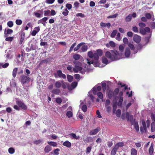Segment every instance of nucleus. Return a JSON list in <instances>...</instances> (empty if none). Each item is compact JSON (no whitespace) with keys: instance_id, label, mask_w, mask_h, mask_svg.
<instances>
[{"instance_id":"nucleus-1","label":"nucleus","mask_w":155,"mask_h":155,"mask_svg":"<svg viewBox=\"0 0 155 155\" xmlns=\"http://www.w3.org/2000/svg\"><path fill=\"white\" fill-rule=\"evenodd\" d=\"M105 56L111 60L114 61L119 59L120 54L117 51L112 50L111 52L109 51H107L105 53Z\"/></svg>"},{"instance_id":"nucleus-2","label":"nucleus","mask_w":155,"mask_h":155,"mask_svg":"<svg viewBox=\"0 0 155 155\" xmlns=\"http://www.w3.org/2000/svg\"><path fill=\"white\" fill-rule=\"evenodd\" d=\"M126 116L127 121L130 120L131 125H134L136 131L137 132L139 130L138 123L137 121H135V120H133L134 116L132 115H130L129 112L126 113Z\"/></svg>"},{"instance_id":"nucleus-3","label":"nucleus","mask_w":155,"mask_h":155,"mask_svg":"<svg viewBox=\"0 0 155 155\" xmlns=\"http://www.w3.org/2000/svg\"><path fill=\"white\" fill-rule=\"evenodd\" d=\"M140 31L141 33L143 35H145L146 33H149V36L147 37L146 39H150L151 37V34L150 33V29L148 27H146L144 28H140Z\"/></svg>"},{"instance_id":"nucleus-4","label":"nucleus","mask_w":155,"mask_h":155,"mask_svg":"<svg viewBox=\"0 0 155 155\" xmlns=\"http://www.w3.org/2000/svg\"><path fill=\"white\" fill-rule=\"evenodd\" d=\"M54 77L56 78H58V77L59 78H62L65 79L66 78V75L63 74L62 71L60 70H58L57 71V73H54Z\"/></svg>"},{"instance_id":"nucleus-5","label":"nucleus","mask_w":155,"mask_h":155,"mask_svg":"<svg viewBox=\"0 0 155 155\" xmlns=\"http://www.w3.org/2000/svg\"><path fill=\"white\" fill-rule=\"evenodd\" d=\"M30 80V78L27 76L22 75L20 76V81L22 84H25Z\"/></svg>"},{"instance_id":"nucleus-6","label":"nucleus","mask_w":155,"mask_h":155,"mask_svg":"<svg viewBox=\"0 0 155 155\" xmlns=\"http://www.w3.org/2000/svg\"><path fill=\"white\" fill-rule=\"evenodd\" d=\"M16 103L18 106L21 108L22 109L25 110L27 109V106L22 101L19 100H17L16 101Z\"/></svg>"},{"instance_id":"nucleus-7","label":"nucleus","mask_w":155,"mask_h":155,"mask_svg":"<svg viewBox=\"0 0 155 155\" xmlns=\"http://www.w3.org/2000/svg\"><path fill=\"white\" fill-rule=\"evenodd\" d=\"M151 118L154 122H152L151 124V131L154 132L155 131V114H152Z\"/></svg>"},{"instance_id":"nucleus-8","label":"nucleus","mask_w":155,"mask_h":155,"mask_svg":"<svg viewBox=\"0 0 155 155\" xmlns=\"http://www.w3.org/2000/svg\"><path fill=\"white\" fill-rule=\"evenodd\" d=\"M13 32V30L10 29H8L6 31H5L4 33L5 36L6 37L5 39H13V37H8V35L11 34Z\"/></svg>"},{"instance_id":"nucleus-9","label":"nucleus","mask_w":155,"mask_h":155,"mask_svg":"<svg viewBox=\"0 0 155 155\" xmlns=\"http://www.w3.org/2000/svg\"><path fill=\"white\" fill-rule=\"evenodd\" d=\"M87 63L89 64H92L95 67H97L98 64V60H95V61L93 60L90 61V59H87Z\"/></svg>"},{"instance_id":"nucleus-10","label":"nucleus","mask_w":155,"mask_h":155,"mask_svg":"<svg viewBox=\"0 0 155 155\" xmlns=\"http://www.w3.org/2000/svg\"><path fill=\"white\" fill-rule=\"evenodd\" d=\"M142 126L140 127V131L142 132H143L144 131H146L147 130L146 124L144 120L142 121Z\"/></svg>"},{"instance_id":"nucleus-11","label":"nucleus","mask_w":155,"mask_h":155,"mask_svg":"<svg viewBox=\"0 0 155 155\" xmlns=\"http://www.w3.org/2000/svg\"><path fill=\"white\" fill-rule=\"evenodd\" d=\"M100 130L101 128L100 127H97L96 128L90 131L89 132V134L90 135L96 134Z\"/></svg>"},{"instance_id":"nucleus-12","label":"nucleus","mask_w":155,"mask_h":155,"mask_svg":"<svg viewBox=\"0 0 155 155\" xmlns=\"http://www.w3.org/2000/svg\"><path fill=\"white\" fill-rule=\"evenodd\" d=\"M108 97L110 99H111L112 97L114 99H116V97L112 91L109 90L108 93Z\"/></svg>"},{"instance_id":"nucleus-13","label":"nucleus","mask_w":155,"mask_h":155,"mask_svg":"<svg viewBox=\"0 0 155 155\" xmlns=\"http://www.w3.org/2000/svg\"><path fill=\"white\" fill-rule=\"evenodd\" d=\"M82 68L79 66L75 65V67L73 68V71L74 73H77L78 72L81 70H82Z\"/></svg>"},{"instance_id":"nucleus-14","label":"nucleus","mask_w":155,"mask_h":155,"mask_svg":"<svg viewBox=\"0 0 155 155\" xmlns=\"http://www.w3.org/2000/svg\"><path fill=\"white\" fill-rule=\"evenodd\" d=\"M40 31V27H35L34 28L32 31L31 34L33 36H35L36 34Z\"/></svg>"},{"instance_id":"nucleus-15","label":"nucleus","mask_w":155,"mask_h":155,"mask_svg":"<svg viewBox=\"0 0 155 155\" xmlns=\"http://www.w3.org/2000/svg\"><path fill=\"white\" fill-rule=\"evenodd\" d=\"M101 87L100 86H98L96 88L94 87L93 88V93L94 95H96L97 93V91H100L101 90Z\"/></svg>"},{"instance_id":"nucleus-16","label":"nucleus","mask_w":155,"mask_h":155,"mask_svg":"<svg viewBox=\"0 0 155 155\" xmlns=\"http://www.w3.org/2000/svg\"><path fill=\"white\" fill-rule=\"evenodd\" d=\"M100 26L101 27H107L108 28H109L110 27L111 24L110 23H106L102 22L100 23Z\"/></svg>"},{"instance_id":"nucleus-17","label":"nucleus","mask_w":155,"mask_h":155,"mask_svg":"<svg viewBox=\"0 0 155 155\" xmlns=\"http://www.w3.org/2000/svg\"><path fill=\"white\" fill-rule=\"evenodd\" d=\"M153 146V143H151L149 150V153L150 155H152L153 154L154 150Z\"/></svg>"},{"instance_id":"nucleus-18","label":"nucleus","mask_w":155,"mask_h":155,"mask_svg":"<svg viewBox=\"0 0 155 155\" xmlns=\"http://www.w3.org/2000/svg\"><path fill=\"white\" fill-rule=\"evenodd\" d=\"M130 54V49L128 48H126L125 52V55L126 57H129Z\"/></svg>"},{"instance_id":"nucleus-19","label":"nucleus","mask_w":155,"mask_h":155,"mask_svg":"<svg viewBox=\"0 0 155 155\" xmlns=\"http://www.w3.org/2000/svg\"><path fill=\"white\" fill-rule=\"evenodd\" d=\"M124 145V143L123 142H119L116 143L114 146L118 149L119 147H122Z\"/></svg>"},{"instance_id":"nucleus-20","label":"nucleus","mask_w":155,"mask_h":155,"mask_svg":"<svg viewBox=\"0 0 155 155\" xmlns=\"http://www.w3.org/2000/svg\"><path fill=\"white\" fill-rule=\"evenodd\" d=\"M52 148L49 145H47L44 148V151L46 153H48L51 151Z\"/></svg>"},{"instance_id":"nucleus-21","label":"nucleus","mask_w":155,"mask_h":155,"mask_svg":"<svg viewBox=\"0 0 155 155\" xmlns=\"http://www.w3.org/2000/svg\"><path fill=\"white\" fill-rule=\"evenodd\" d=\"M18 70V69L17 68H15L13 70L12 75L13 77L14 78H15L16 76Z\"/></svg>"},{"instance_id":"nucleus-22","label":"nucleus","mask_w":155,"mask_h":155,"mask_svg":"<svg viewBox=\"0 0 155 155\" xmlns=\"http://www.w3.org/2000/svg\"><path fill=\"white\" fill-rule=\"evenodd\" d=\"M63 145L69 148L71 146V143L68 141H66L63 143Z\"/></svg>"},{"instance_id":"nucleus-23","label":"nucleus","mask_w":155,"mask_h":155,"mask_svg":"<svg viewBox=\"0 0 155 155\" xmlns=\"http://www.w3.org/2000/svg\"><path fill=\"white\" fill-rule=\"evenodd\" d=\"M61 92L60 90L58 89H55L52 90V92L54 94L59 95Z\"/></svg>"},{"instance_id":"nucleus-24","label":"nucleus","mask_w":155,"mask_h":155,"mask_svg":"<svg viewBox=\"0 0 155 155\" xmlns=\"http://www.w3.org/2000/svg\"><path fill=\"white\" fill-rule=\"evenodd\" d=\"M118 149L115 146L112 150L111 152V155H115L116 154V152L118 150Z\"/></svg>"},{"instance_id":"nucleus-25","label":"nucleus","mask_w":155,"mask_h":155,"mask_svg":"<svg viewBox=\"0 0 155 155\" xmlns=\"http://www.w3.org/2000/svg\"><path fill=\"white\" fill-rule=\"evenodd\" d=\"M137 150L135 148H132L131 149V155H137Z\"/></svg>"},{"instance_id":"nucleus-26","label":"nucleus","mask_w":155,"mask_h":155,"mask_svg":"<svg viewBox=\"0 0 155 155\" xmlns=\"http://www.w3.org/2000/svg\"><path fill=\"white\" fill-rule=\"evenodd\" d=\"M132 19V15L129 14L125 18V21L127 22L130 21Z\"/></svg>"},{"instance_id":"nucleus-27","label":"nucleus","mask_w":155,"mask_h":155,"mask_svg":"<svg viewBox=\"0 0 155 155\" xmlns=\"http://www.w3.org/2000/svg\"><path fill=\"white\" fill-rule=\"evenodd\" d=\"M62 84L59 81H56L55 84V87L58 88H60Z\"/></svg>"},{"instance_id":"nucleus-28","label":"nucleus","mask_w":155,"mask_h":155,"mask_svg":"<svg viewBox=\"0 0 155 155\" xmlns=\"http://www.w3.org/2000/svg\"><path fill=\"white\" fill-rule=\"evenodd\" d=\"M81 57V55L78 54H75L73 56V58L75 60H79Z\"/></svg>"},{"instance_id":"nucleus-29","label":"nucleus","mask_w":155,"mask_h":155,"mask_svg":"<svg viewBox=\"0 0 155 155\" xmlns=\"http://www.w3.org/2000/svg\"><path fill=\"white\" fill-rule=\"evenodd\" d=\"M117 107V102H115L113 103V111L114 113L116 110Z\"/></svg>"},{"instance_id":"nucleus-30","label":"nucleus","mask_w":155,"mask_h":155,"mask_svg":"<svg viewBox=\"0 0 155 155\" xmlns=\"http://www.w3.org/2000/svg\"><path fill=\"white\" fill-rule=\"evenodd\" d=\"M48 143L50 145L53 147H57V143L55 142L52 141H48Z\"/></svg>"},{"instance_id":"nucleus-31","label":"nucleus","mask_w":155,"mask_h":155,"mask_svg":"<svg viewBox=\"0 0 155 155\" xmlns=\"http://www.w3.org/2000/svg\"><path fill=\"white\" fill-rule=\"evenodd\" d=\"M67 78L68 81L69 82H71L73 80V77L71 75H67Z\"/></svg>"},{"instance_id":"nucleus-32","label":"nucleus","mask_w":155,"mask_h":155,"mask_svg":"<svg viewBox=\"0 0 155 155\" xmlns=\"http://www.w3.org/2000/svg\"><path fill=\"white\" fill-rule=\"evenodd\" d=\"M121 114V111L119 109H117L116 112V114L117 116L118 117H120V116Z\"/></svg>"},{"instance_id":"nucleus-33","label":"nucleus","mask_w":155,"mask_h":155,"mask_svg":"<svg viewBox=\"0 0 155 155\" xmlns=\"http://www.w3.org/2000/svg\"><path fill=\"white\" fill-rule=\"evenodd\" d=\"M70 135L72 136V138H74L75 139H78L79 138V136H77L74 133H71Z\"/></svg>"},{"instance_id":"nucleus-34","label":"nucleus","mask_w":155,"mask_h":155,"mask_svg":"<svg viewBox=\"0 0 155 155\" xmlns=\"http://www.w3.org/2000/svg\"><path fill=\"white\" fill-rule=\"evenodd\" d=\"M117 33V30H115L113 31L111 34V37L113 38L116 35Z\"/></svg>"},{"instance_id":"nucleus-35","label":"nucleus","mask_w":155,"mask_h":155,"mask_svg":"<svg viewBox=\"0 0 155 155\" xmlns=\"http://www.w3.org/2000/svg\"><path fill=\"white\" fill-rule=\"evenodd\" d=\"M73 115L72 112L70 111H68L66 113V116L70 118L72 117Z\"/></svg>"},{"instance_id":"nucleus-36","label":"nucleus","mask_w":155,"mask_h":155,"mask_svg":"<svg viewBox=\"0 0 155 155\" xmlns=\"http://www.w3.org/2000/svg\"><path fill=\"white\" fill-rule=\"evenodd\" d=\"M98 97L99 98L101 99H102L103 98V95L102 93L101 92H98V93H97L96 94Z\"/></svg>"},{"instance_id":"nucleus-37","label":"nucleus","mask_w":155,"mask_h":155,"mask_svg":"<svg viewBox=\"0 0 155 155\" xmlns=\"http://www.w3.org/2000/svg\"><path fill=\"white\" fill-rule=\"evenodd\" d=\"M9 65V64L8 63H6L4 64L2 63H0V66H2L3 68H7Z\"/></svg>"},{"instance_id":"nucleus-38","label":"nucleus","mask_w":155,"mask_h":155,"mask_svg":"<svg viewBox=\"0 0 155 155\" xmlns=\"http://www.w3.org/2000/svg\"><path fill=\"white\" fill-rule=\"evenodd\" d=\"M8 152L10 154L13 153L15 152V149L12 147H10L8 149Z\"/></svg>"},{"instance_id":"nucleus-39","label":"nucleus","mask_w":155,"mask_h":155,"mask_svg":"<svg viewBox=\"0 0 155 155\" xmlns=\"http://www.w3.org/2000/svg\"><path fill=\"white\" fill-rule=\"evenodd\" d=\"M55 101L58 104H60L61 103L62 100L61 98L58 97L56 99Z\"/></svg>"},{"instance_id":"nucleus-40","label":"nucleus","mask_w":155,"mask_h":155,"mask_svg":"<svg viewBox=\"0 0 155 155\" xmlns=\"http://www.w3.org/2000/svg\"><path fill=\"white\" fill-rule=\"evenodd\" d=\"M99 56H101L102 55V51L101 49H98L97 50L96 53Z\"/></svg>"},{"instance_id":"nucleus-41","label":"nucleus","mask_w":155,"mask_h":155,"mask_svg":"<svg viewBox=\"0 0 155 155\" xmlns=\"http://www.w3.org/2000/svg\"><path fill=\"white\" fill-rule=\"evenodd\" d=\"M102 62L104 64H108V61L107 58L105 57H104L102 58Z\"/></svg>"},{"instance_id":"nucleus-42","label":"nucleus","mask_w":155,"mask_h":155,"mask_svg":"<svg viewBox=\"0 0 155 155\" xmlns=\"http://www.w3.org/2000/svg\"><path fill=\"white\" fill-rule=\"evenodd\" d=\"M119 91V90L118 88H116L113 91L114 94L117 97V95L118 94Z\"/></svg>"},{"instance_id":"nucleus-43","label":"nucleus","mask_w":155,"mask_h":155,"mask_svg":"<svg viewBox=\"0 0 155 155\" xmlns=\"http://www.w3.org/2000/svg\"><path fill=\"white\" fill-rule=\"evenodd\" d=\"M93 58L95 60H98L99 58V56L97 54V53H94Z\"/></svg>"},{"instance_id":"nucleus-44","label":"nucleus","mask_w":155,"mask_h":155,"mask_svg":"<svg viewBox=\"0 0 155 155\" xmlns=\"http://www.w3.org/2000/svg\"><path fill=\"white\" fill-rule=\"evenodd\" d=\"M7 25L9 27L11 28L13 25V22L12 21H9L7 22Z\"/></svg>"},{"instance_id":"nucleus-45","label":"nucleus","mask_w":155,"mask_h":155,"mask_svg":"<svg viewBox=\"0 0 155 155\" xmlns=\"http://www.w3.org/2000/svg\"><path fill=\"white\" fill-rule=\"evenodd\" d=\"M128 45L130 48L132 50H134V49L135 48L134 45L130 43H128Z\"/></svg>"},{"instance_id":"nucleus-46","label":"nucleus","mask_w":155,"mask_h":155,"mask_svg":"<svg viewBox=\"0 0 155 155\" xmlns=\"http://www.w3.org/2000/svg\"><path fill=\"white\" fill-rule=\"evenodd\" d=\"M87 107L86 105L84 104L82 107L81 109L84 112H86L87 110Z\"/></svg>"},{"instance_id":"nucleus-47","label":"nucleus","mask_w":155,"mask_h":155,"mask_svg":"<svg viewBox=\"0 0 155 155\" xmlns=\"http://www.w3.org/2000/svg\"><path fill=\"white\" fill-rule=\"evenodd\" d=\"M77 85V83L76 82H73L71 84V87L73 88H74L76 87Z\"/></svg>"},{"instance_id":"nucleus-48","label":"nucleus","mask_w":155,"mask_h":155,"mask_svg":"<svg viewBox=\"0 0 155 155\" xmlns=\"http://www.w3.org/2000/svg\"><path fill=\"white\" fill-rule=\"evenodd\" d=\"M101 86L102 87L103 90L105 91L106 89V83H102L101 84Z\"/></svg>"},{"instance_id":"nucleus-49","label":"nucleus","mask_w":155,"mask_h":155,"mask_svg":"<svg viewBox=\"0 0 155 155\" xmlns=\"http://www.w3.org/2000/svg\"><path fill=\"white\" fill-rule=\"evenodd\" d=\"M123 101V97H120L119 101H118V104L120 105H121L122 102Z\"/></svg>"},{"instance_id":"nucleus-50","label":"nucleus","mask_w":155,"mask_h":155,"mask_svg":"<svg viewBox=\"0 0 155 155\" xmlns=\"http://www.w3.org/2000/svg\"><path fill=\"white\" fill-rule=\"evenodd\" d=\"M82 43H81L79 44L77 47H76L74 49V51H78L79 48H80V47H81V46L82 45Z\"/></svg>"},{"instance_id":"nucleus-51","label":"nucleus","mask_w":155,"mask_h":155,"mask_svg":"<svg viewBox=\"0 0 155 155\" xmlns=\"http://www.w3.org/2000/svg\"><path fill=\"white\" fill-rule=\"evenodd\" d=\"M139 26L141 28H143L145 27L146 26L145 24L143 22H140L139 23Z\"/></svg>"},{"instance_id":"nucleus-52","label":"nucleus","mask_w":155,"mask_h":155,"mask_svg":"<svg viewBox=\"0 0 155 155\" xmlns=\"http://www.w3.org/2000/svg\"><path fill=\"white\" fill-rule=\"evenodd\" d=\"M109 45L112 47L114 48L116 46L115 43L112 41H110L109 42Z\"/></svg>"},{"instance_id":"nucleus-53","label":"nucleus","mask_w":155,"mask_h":155,"mask_svg":"<svg viewBox=\"0 0 155 155\" xmlns=\"http://www.w3.org/2000/svg\"><path fill=\"white\" fill-rule=\"evenodd\" d=\"M16 23L18 25H21L22 23V21L20 19H17L15 21Z\"/></svg>"},{"instance_id":"nucleus-54","label":"nucleus","mask_w":155,"mask_h":155,"mask_svg":"<svg viewBox=\"0 0 155 155\" xmlns=\"http://www.w3.org/2000/svg\"><path fill=\"white\" fill-rule=\"evenodd\" d=\"M79 3L78 2H75L74 3V6L76 8H78L79 7Z\"/></svg>"},{"instance_id":"nucleus-55","label":"nucleus","mask_w":155,"mask_h":155,"mask_svg":"<svg viewBox=\"0 0 155 155\" xmlns=\"http://www.w3.org/2000/svg\"><path fill=\"white\" fill-rule=\"evenodd\" d=\"M87 49V46L84 45L81 47V50L83 52L86 51Z\"/></svg>"},{"instance_id":"nucleus-56","label":"nucleus","mask_w":155,"mask_h":155,"mask_svg":"<svg viewBox=\"0 0 155 155\" xmlns=\"http://www.w3.org/2000/svg\"><path fill=\"white\" fill-rule=\"evenodd\" d=\"M92 149L91 147H88L87 148L86 150V153L87 154L90 153L91 152V150Z\"/></svg>"},{"instance_id":"nucleus-57","label":"nucleus","mask_w":155,"mask_h":155,"mask_svg":"<svg viewBox=\"0 0 155 155\" xmlns=\"http://www.w3.org/2000/svg\"><path fill=\"white\" fill-rule=\"evenodd\" d=\"M118 15V14H115L113 15H110L107 17L108 18H116Z\"/></svg>"},{"instance_id":"nucleus-58","label":"nucleus","mask_w":155,"mask_h":155,"mask_svg":"<svg viewBox=\"0 0 155 155\" xmlns=\"http://www.w3.org/2000/svg\"><path fill=\"white\" fill-rule=\"evenodd\" d=\"M87 54L89 58H93L94 54L92 51H89L88 52Z\"/></svg>"},{"instance_id":"nucleus-59","label":"nucleus","mask_w":155,"mask_h":155,"mask_svg":"<svg viewBox=\"0 0 155 155\" xmlns=\"http://www.w3.org/2000/svg\"><path fill=\"white\" fill-rule=\"evenodd\" d=\"M64 10L65 11L63 12L62 13L64 15L67 16L68 15L69 12L66 8Z\"/></svg>"},{"instance_id":"nucleus-60","label":"nucleus","mask_w":155,"mask_h":155,"mask_svg":"<svg viewBox=\"0 0 155 155\" xmlns=\"http://www.w3.org/2000/svg\"><path fill=\"white\" fill-rule=\"evenodd\" d=\"M145 15L147 19V18L148 19H150L151 17V15L149 13H146Z\"/></svg>"},{"instance_id":"nucleus-61","label":"nucleus","mask_w":155,"mask_h":155,"mask_svg":"<svg viewBox=\"0 0 155 155\" xmlns=\"http://www.w3.org/2000/svg\"><path fill=\"white\" fill-rule=\"evenodd\" d=\"M66 8L70 10L72 8V5L70 4L67 3L66 5Z\"/></svg>"},{"instance_id":"nucleus-62","label":"nucleus","mask_w":155,"mask_h":155,"mask_svg":"<svg viewBox=\"0 0 155 155\" xmlns=\"http://www.w3.org/2000/svg\"><path fill=\"white\" fill-rule=\"evenodd\" d=\"M42 142V140H36L34 142V143L35 144L37 145L40 143Z\"/></svg>"},{"instance_id":"nucleus-63","label":"nucleus","mask_w":155,"mask_h":155,"mask_svg":"<svg viewBox=\"0 0 155 155\" xmlns=\"http://www.w3.org/2000/svg\"><path fill=\"white\" fill-rule=\"evenodd\" d=\"M145 44H139L137 46V49L138 50H140L142 48L143 46L145 45Z\"/></svg>"},{"instance_id":"nucleus-64","label":"nucleus","mask_w":155,"mask_h":155,"mask_svg":"<svg viewBox=\"0 0 155 155\" xmlns=\"http://www.w3.org/2000/svg\"><path fill=\"white\" fill-rule=\"evenodd\" d=\"M44 12V15L45 16H47L49 15V14L50 12V11L49 10H48L46 11H45Z\"/></svg>"}]
</instances>
